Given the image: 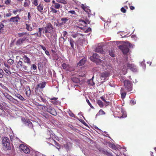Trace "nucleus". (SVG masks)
Wrapping results in <instances>:
<instances>
[{
    "instance_id": "nucleus-1",
    "label": "nucleus",
    "mask_w": 156,
    "mask_h": 156,
    "mask_svg": "<svg viewBox=\"0 0 156 156\" xmlns=\"http://www.w3.org/2000/svg\"><path fill=\"white\" fill-rule=\"evenodd\" d=\"M102 59L105 60V57H102ZM90 59L91 61L94 62L97 65H100L102 64L103 66H106L105 69L107 68V65L106 62V60L103 61L99 59V56L96 53H94L93 54L92 56L90 57Z\"/></svg>"
},
{
    "instance_id": "nucleus-2",
    "label": "nucleus",
    "mask_w": 156,
    "mask_h": 156,
    "mask_svg": "<svg viewBox=\"0 0 156 156\" xmlns=\"http://www.w3.org/2000/svg\"><path fill=\"white\" fill-rule=\"evenodd\" d=\"M2 144L3 147H5V149L7 150H10L11 149V146L9 138L5 136L2 137Z\"/></svg>"
},
{
    "instance_id": "nucleus-3",
    "label": "nucleus",
    "mask_w": 156,
    "mask_h": 156,
    "mask_svg": "<svg viewBox=\"0 0 156 156\" xmlns=\"http://www.w3.org/2000/svg\"><path fill=\"white\" fill-rule=\"evenodd\" d=\"M125 88L128 91L132 90V82L128 80H125L123 82Z\"/></svg>"
},
{
    "instance_id": "nucleus-4",
    "label": "nucleus",
    "mask_w": 156,
    "mask_h": 156,
    "mask_svg": "<svg viewBox=\"0 0 156 156\" xmlns=\"http://www.w3.org/2000/svg\"><path fill=\"white\" fill-rule=\"evenodd\" d=\"M44 108L47 112L50 113L53 115H56L57 114V112L55 109L51 106H44Z\"/></svg>"
},
{
    "instance_id": "nucleus-5",
    "label": "nucleus",
    "mask_w": 156,
    "mask_h": 156,
    "mask_svg": "<svg viewBox=\"0 0 156 156\" xmlns=\"http://www.w3.org/2000/svg\"><path fill=\"white\" fill-rule=\"evenodd\" d=\"M44 108L47 112L50 113L53 115H56L57 114V112L55 109L51 106H44Z\"/></svg>"
},
{
    "instance_id": "nucleus-6",
    "label": "nucleus",
    "mask_w": 156,
    "mask_h": 156,
    "mask_svg": "<svg viewBox=\"0 0 156 156\" xmlns=\"http://www.w3.org/2000/svg\"><path fill=\"white\" fill-rule=\"evenodd\" d=\"M119 48L122 51L123 54L125 55H126L129 51L128 46L126 45H119Z\"/></svg>"
},
{
    "instance_id": "nucleus-7",
    "label": "nucleus",
    "mask_w": 156,
    "mask_h": 156,
    "mask_svg": "<svg viewBox=\"0 0 156 156\" xmlns=\"http://www.w3.org/2000/svg\"><path fill=\"white\" fill-rule=\"evenodd\" d=\"M103 48V45L100 44L98 46L96 47L95 49V51L96 52H100L103 54H105V53H106L107 50L105 48L104 50Z\"/></svg>"
},
{
    "instance_id": "nucleus-8",
    "label": "nucleus",
    "mask_w": 156,
    "mask_h": 156,
    "mask_svg": "<svg viewBox=\"0 0 156 156\" xmlns=\"http://www.w3.org/2000/svg\"><path fill=\"white\" fill-rule=\"evenodd\" d=\"M53 29V27L50 23H47L46 26L44 27L45 33H51Z\"/></svg>"
},
{
    "instance_id": "nucleus-9",
    "label": "nucleus",
    "mask_w": 156,
    "mask_h": 156,
    "mask_svg": "<svg viewBox=\"0 0 156 156\" xmlns=\"http://www.w3.org/2000/svg\"><path fill=\"white\" fill-rule=\"evenodd\" d=\"M21 120L26 126H28L30 128L33 129V124L29 119H25L24 117H22Z\"/></svg>"
},
{
    "instance_id": "nucleus-10",
    "label": "nucleus",
    "mask_w": 156,
    "mask_h": 156,
    "mask_svg": "<svg viewBox=\"0 0 156 156\" xmlns=\"http://www.w3.org/2000/svg\"><path fill=\"white\" fill-rule=\"evenodd\" d=\"M20 148L25 153L28 154L30 152V150L29 148L23 144H21L19 146Z\"/></svg>"
},
{
    "instance_id": "nucleus-11",
    "label": "nucleus",
    "mask_w": 156,
    "mask_h": 156,
    "mask_svg": "<svg viewBox=\"0 0 156 156\" xmlns=\"http://www.w3.org/2000/svg\"><path fill=\"white\" fill-rule=\"evenodd\" d=\"M64 147L66 149L67 151H68L71 150L72 148V144L70 142H68L64 144Z\"/></svg>"
},
{
    "instance_id": "nucleus-12",
    "label": "nucleus",
    "mask_w": 156,
    "mask_h": 156,
    "mask_svg": "<svg viewBox=\"0 0 156 156\" xmlns=\"http://www.w3.org/2000/svg\"><path fill=\"white\" fill-rule=\"evenodd\" d=\"M27 38V37H23L22 38H20L18 39L16 42V45L18 46L21 45L24 42Z\"/></svg>"
},
{
    "instance_id": "nucleus-13",
    "label": "nucleus",
    "mask_w": 156,
    "mask_h": 156,
    "mask_svg": "<svg viewBox=\"0 0 156 156\" xmlns=\"http://www.w3.org/2000/svg\"><path fill=\"white\" fill-rule=\"evenodd\" d=\"M20 60L23 61L24 63H27L28 64H30L31 62L30 59L25 55L22 56V58H20Z\"/></svg>"
},
{
    "instance_id": "nucleus-14",
    "label": "nucleus",
    "mask_w": 156,
    "mask_h": 156,
    "mask_svg": "<svg viewBox=\"0 0 156 156\" xmlns=\"http://www.w3.org/2000/svg\"><path fill=\"white\" fill-rule=\"evenodd\" d=\"M127 66L129 69H130L133 72H136L137 69L136 66L133 64L128 63L127 64Z\"/></svg>"
},
{
    "instance_id": "nucleus-15",
    "label": "nucleus",
    "mask_w": 156,
    "mask_h": 156,
    "mask_svg": "<svg viewBox=\"0 0 156 156\" xmlns=\"http://www.w3.org/2000/svg\"><path fill=\"white\" fill-rule=\"evenodd\" d=\"M23 61L22 60H20L18 62L17 64V66L19 68H20L23 69L25 70H27V66H26L25 65L23 64Z\"/></svg>"
},
{
    "instance_id": "nucleus-16",
    "label": "nucleus",
    "mask_w": 156,
    "mask_h": 156,
    "mask_svg": "<svg viewBox=\"0 0 156 156\" xmlns=\"http://www.w3.org/2000/svg\"><path fill=\"white\" fill-rule=\"evenodd\" d=\"M62 66L63 69L66 71L69 72H71L72 71V70L71 69V66L68 64L64 63L62 64Z\"/></svg>"
},
{
    "instance_id": "nucleus-17",
    "label": "nucleus",
    "mask_w": 156,
    "mask_h": 156,
    "mask_svg": "<svg viewBox=\"0 0 156 156\" xmlns=\"http://www.w3.org/2000/svg\"><path fill=\"white\" fill-rule=\"evenodd\" d=\"M45 84L46 83L45 82L39 83L37 85L36 89L37 90L39 88L42 89L45 87Z\"/></svg>"
},
{
    "instance_id": "nucleus-18",
    "label": "nucleus",
    "mask_w": 156,
    "mask_h": 156,
    "mask_svg": "<svg viewBox=\"0 0 156 156\" xmlns=\"http://www.w3.org/2000/svg\"><path fill=\"white\" fill-rule=\"evenodd\" d=\"M38 29H39V33H35L34 34H31V35H34L35 34H37V36L40 37L41 35V32L43 30V33H44V32H45L44 27H42V28H39Z\"/></svg>"
},
{
    "instance_id": "nucleus-19",
    "label": "nucleus",
    "mask_w": 156,
    "mask_h": 156,
    "mask_svg": "<svg viewBox=\"0 0 156 156\" xmlns=\"http://www.w3.org/2000/svg\"><path fill=\"white\" fill-rule=\"evenodd\" d=\"M87 61L86 58H83L81 59L77 64V66H80L84 65Z\"/></svg>"
},
{
    "instance_id": "nucleus-20",
    "label": "nucleus",
    "mask_w": 156,
    "mask_h": 156,
    "mask_svg": "<svg viewBox=\"0 0 156 156\" xmlns=\"http://www.w3.org/2000/svg\"><path fill=\"white\" fill-rule=\"evenodd\" d=\"M108 145L110 147L112 148V149L115 150H118V147H116V146L114 143L108 142Z\"/></svg>"
},
{
    "instance_id": "nucleus-21",
    "label": "nucleus",
    "mask_w": 156,
    "mask_h": 156,
    "mask_svg": "<svg viewBox=\"0 0 156 156\" xmlns=\"http://www.w3.org/2000/svg\"><path fill=\"white\" fill-rule=\"evenodd\" d=\"M81 8L87 13H88L89 15L90 14V9H89L88 7L87 6H85V5L83 4H82L81 5Z\"/></svg>"
},
{
    "instance_id": "nucleus-22",
    "label": "nucleus",
    "mask_w": 156,
    "mask_h": 156,
    "mask_svg": "<svg viewBox=\"0 0 156 156\" xmlns=\"http://www.w3.org/2000/svg\"><path fill=\"white\" fill-rule=\"evenodd\" d=\"M101 77H102V80H106L107 77V73L106 71L105 72L102 73L101 74Z\"/></svg>"
},
{
    "instance_id": "nucleus-23",
    "label": "nucleus",
    "mask_w": 156,
    "mask_h": 156,
    "mask_svg": "<svg viewBox=\"0 0 156 156\" xmlns=\"http://www.w3.org/2000/svg\"><path fill=\"white\" fill-rule=\"evenodd\" d=\"M80 79L79 78H76V77H73L72 78V80L73 81L76 83H79L80 82L81 80H80Z\"/></svg>"
},
{
    "instance_id": "nucleus-24",
    "label": "nucleus",
    "mask_w": 156,
    "mask_h": 156,
    "mask_svg": "<svg viewBox=\"0 0 156 156\" xmlns=\"http://www.w3.org/2000/svg\"><path fill=\"white\" fill-rule=\"evenodd\" d=\"M18 36L20 37H25V36H29V34L27 33V32H22L18 34Z\"/></svg>"
},
{
    "instance_id": "nucleus-25",
    "label": "nucleus",
    "mask_w": 156,
    "mask_h": 156,
    "mask_svg": "<svg viewBox=\"0 0 156 156\" xmlns=\"http://www.w3.org/2000/svg\"><path fill=\"white\" fill-rule=\"evenodd\" d=\"M52 140L54 142L56 146V147L59 150L60 148V145L55 140H54L53 139H52Z\"/></svg>"
},
{
    "instance_id": "nucleus-26",
    "label": "nucleus",
    "mask_w": 156,
    "mask_h": 156,
    "mask_svg": "<svg viewBox=\"0 0 156 156\" xmlns=\"http://www.w3.org/2000/svg\"><path fill=\"white\" fill-rule=\"evenodd\" d=\"M15 96L22 101H23L25 100V99L20 94H15Z\"/></svg>"
},
{
    "instance_id": "nucleus-27",
    "label": "nucleus",
    "mask_w": 156,
    "mask_h": 156,
    "mask_svg": "<svg viewBox=\"0 0 156 156\" xmlns=\"http://www.w3.org/2000/svg\"><path fill=\"white\" fill-rule=\"evenodd\" d=\"M26 29L28 31H30L33 30L32 28L30 27V25L28 24H26Z\"/></svg>"
},
{
    "instance_id": "nucleus-28",
    "label": "nucleus",
    "mask_w": 156,
    "mask_h": 156,
    "mask_svg": "<svg viewBox=\"0 0 156 156\" xmlns=\"http://www.w3.org/2000/svg\"><path fill=\"white\" fill-rule=\"evenodd\" d=\"M56 1L58 3H61L64 4H66L67 3L66 0H56Z\"/></svg>"
},
{
    "instance_id": "nucleus-29",
    "label": "nucleus",
    "mask_w": 156,
    "mask_h": 156,
    "mask_svg": "<svg viewBox=\"0 0 156 156\" xmlns=\"http://www.w3.org/2000/svg\"><path fill=\"white\" fill-rule=\"evenodd\" d=\"M87 83L89 85L93 86L94 83L93 80L92 79L89 80L87 81Z\"/></svg>"
},
{
    "instance_id": "nucleus-30",
    "label": "nucleus",
    "mask_w": 156,
    "mask_h": 156,
    "mask_svg": "<svg viewBox=\"0 0 156 156\" xmlns=\"http://www.w3.org/2000/svg\"><path fill=\"white\" fill-rule=\"evenodd\" d=\"M70 44L71 45V47L74 48V42L73 39L72 38H70L69 41Z\"/></svg>"
},
{
    "instance_id": "nucleus-31",
    "label": "nucleus",
    "mask_w": 156,
    "mask_h": 156,
    "mask_svg": "<svg viewBox=\"0 0 156 156\" xmlns=\"http://www.w3.org/2000/svg\"><path fill=\"white\" fill-rule=\"evenodd\" d=\"M97 103L101 107H102L103 106V103L101 101L99 100H98Z\"/></svg>"
},
{
    "instance_id": "nucleus-32",
    "label": "nucleus",
    "mask_w": 156,
    "mask_h": 156,
    "mask_svg": "<svg viewBox=\"0 0 156 156\" xmlns=\"http://www.w3.org/2000/svg\"><path fill=\"white\" fill-rule=\"evenodd\" d=\"M61 20L62 21V23L64 24L68 21V19L66 18H61Z\"/></svg>"
},
{
    "instance_id": "nucleus-33",
    "label": "nucleus",
    "mask_w": 156,
    "mask_h": 156,
    "mask_svg": "<svg viewBox=\"0 0 156 156\" xmlns=\"http://www.w3.org/2000/svg\"><path fill=\"white\" fill-rule=\"evenodd\" d=\"M105 114V113L103 111L102 109H101L99 112L97 114L96 116L98 115H104Z\"/></svg>"
},
{
    "instance_id": "nucleus-34",
    "label": "nucleus",
    "mask_w": 156,
    "mask_h": 156,
    "mask_svg": "<svg viewBox=\"0 0 156 156\" xmlns=\"http://www.w3.org/2000/svg\"><path fill=\"white\" fill-rule=\"evenodd\" d=\"M37 8L38 11L40 12H41L43 9L42 6L41 5H40L37 6Z\"/></svg>"
},
{
    "instance_id": "nucleus-35",
    "label": "nucleus",
    "mask_w": 156,
    "mask_h": 156,
    "mask_svg": "<svg viewBox=\"0 0 156 156\" xmlns=\"http://www.w3.org/2000/svg\"><path fill=\"white\" fill-rule=\"evenodd\" d=\"M61 6V5L58 3H56L55 4V5L54 7L56 9H59Z\"/></svg>"
},
{
    "instance_id": "nucleus-36",
    "label": "nucleus",
    "mask_w": 156,
    "mask_h": 156,
    "mask_svg": "<svg viewBox=\"0 0 156 156\" xmlns=\"http://www.w3.org/2000/svg\"><path fill=\"white\" fill-rule=\"evenodd\" d=\"M86 101L88 104V105L90 106V107L93 109H94V107L91 105V103H90L89 100L87 99L86 100Z\"/></svg>"
},
{
    "instance_id": "nucleus-37",
    "label": "nucleus",
    "mask_w": 156,
    "mask_h": 156,
    "mask_svg": "<svg viewBox=\"0 0 156 156\" xmlns=\"http://www.w3.org/2000/svg\"><path fill=\"white\" fill-rule=\"evenodd\" d=\"M69 115L71 117H75V115L70 110L69 111Z\"/></svg>"
},
{
    "instance_id": "nucleus-38",
    "label": "nucleus",
    "mask_w": 156,
    "mask_h": 156,
    "mask_svg": "<svg viewBox=\"0 0 156 156\" xmlns=\"http://www.w3.org/2000/svg\"><path fill=\"white\" fill-rule=\"evenodd\" d=\"M4 26L3 23H0V33L2 32L1 30L2 29Z\"/></svg>"
},
{
    "instance_id": "nucleus-39",
    "label": "nucleus",
    "mask_w": 156,
    "mask_h": 156,
    "mask_svg": "<svg viewBox=\"0 0 156 156\" xmlns=\"http://www.w3.org/2000/svg\"><path fill=\"white\" fill-rule=\"evenodd\" d=\"M126 93L125 92L122 93L121 94V98L122 99L124 98H125Z\"/></svg>"
},
{
    "instance_id": "nucleus-40",
    "label": "nucleus",
    "mask_w": 156,
    "mask_h": 156,
    "mask_svg": "<svg viewBox=\"0 0 156 156\" xmlns=\"http://www.w3.org/2000/svg\"><path fill=\"white\" fill-rule=\"evenodd\" d=\"M8 21L9 22H18V20H17V19H13V20H11V18L9 20H8Z\"/></svg>"
},
{
    "instance_id": "nucleus-41",
    "label": "nucleus",
    "mask_w": 156,
    "mask_h": 156,
    "mask_svg": "<svg viewBox=\"0 0 156 156\" xmlns=\"http://www.w3.org/2000/svg\"><path fill=\"white\" fill-rule=\"evenodd\" d=\"M8 63H9L10 64L12 65L14 61L11 59H10L8 60Z\"/></svg>"
},
{
    "instance_id": "nucleus-42",
    "label": "nucleus",
    "mask_w": 156,
    "mask_h": 156,
    "mask_svg": "<svg viewBox=\"0 0 156 156\" xmlns=\"http://www.w3.org/2000/svg\"><path fill=\"white\" fill-rule=\"evenodd\" d=\"M51 9V11H52V12L53 13H56L57 12V10H55V9H54L52 7H51L50 8Z\"/></svg>"
},
{
    "instance_id": "nucleus-43",
    "label": "nucleus",
    "mask_w": 156,
    "mask_h": 156,
    "mask_svg": "<svg viewBox=\"0 0 156 156\" xmlns=\"http://www.w3.org/2000/svg\"><path fill=\"white\" fill-rule=\"evenodd\" d=\"M130 103L132 105H133L136 104V101L132 99L130 101Z\"/></svg>"
},
{
    "instance_id": "nucleus-44",
    "label": "nucleus",
    "mask_w": 156,
    "mask_h": 156,
    "mask_svg": "<svg viewBox=\"0 0 156 156\" xmlns=\"http://www.w3.org/2000/svg\"><path fill=\"white\" fill-rule=\"evenodd\" d=\"M109 54L110 56L112 57H114L115 56V54H114V52L112 51H109Z\"/></svg>"
},
{
    "instance_id": "nucleus-45",
    "label": "nucleus",
    "mask_w": 156,
    "mask_h": 156,
    "mask_svg": "<svg viewBox=\"0 0 156 156\" xmlns=\"http://www.w3.org/2000/svg\"><path fill=\"white\" fill-rule=\"evenodd\" d=\"M35 155L36 156H42V155L41 153L37 151L35 152Z\"/></svg>"
},
{
    "instance_id": "nucleus-46",
    "label": "nucleus",
    "mask_w": 156,
    "mask_h": 156,
    "mask_svg": "<svg viewBox=\"0 0 156 156\" xmlns=\"http://www.w3.org/2000/svg\"><path fill=\"white\" fill-rule=\"evenodd\" d=\"M69 13H71L72 14H74L75 15H76V14L75 12L74 11V10H70L68 11Z\"/></svg>"
},
{
    "instance_id": "nucleus-47",
    "label": "nucleus",
    "mask_w": 156,
    "mask_h": 156,
    "mask_svg": "<svg viewBox=\"0 0 156 156\" xmlns=\"http://www.w3.org/2000/svg\"><path fill=\"white\" fill-rule=\"evenodd\" d=\"M90 21L87 19L86 20H85V22L84 24L85 25H86V24H90Z\"/></svg>"
},
{
    "instance_id": "nucleus-48",
    "label": "nucleus",
    "mask_w": 156,
    "mask_h": 156,
    "mask_svg": "<svg viewBox=\"0 0 156 156\" xmlns=\"http://www.w3.org/2000/svg\"><path fill=\"white\" fill-rule=\"evenodd\" d=\"M121 11L123 13H125L126 12V10L124 7H122L121 9Z\"/></svg>"
},
{
    "instance_id": "nucleus-49",
    "label": "nucleus",
    "mask_w": 156,
    "mask_h": 156,
    "mask_svg": "<svg viewBox=\"0 0 156 156\" xmlns=\"http://www.w3.org/2000/svg\"><path fill=\"white\" fill-rule=\"evenodd\" d=\"M18 19L19 20L20 19V18L19 17V16L18 15H17L15 17H13L11 18V20H13V19Z\"/></svg>"
},
{
    "instance_id": "nucleus-50",
    "label": "nucleus",
    "mask_w": 156,
    "mask_h": 156,
    "mask_svg": "<svg viewBox=\"0 0 156 156\" xmlns=\"http://www.w3.org/2000/svg\"><path fill=\"white\" fill-rule=\"evenodd\" d=\"M7 96V98L9 99L12 98V99L14 100H15L17 101V100L16 99L14 98H12V97L10 95H8Z\"/></svg>"
},
{
    "instance_id": "nucleus-51",
    "label": "nucleus",
    "mask_w": 156,
    "mask_h": 156,
    "mask_svg": "<svg viewBox=\"0 0 156 156\" xmlns=\"http://www.w3.org/2000/svg\"><path fill=\"white\" fill-rule=\"evenodd\" d=\"M51 51L53 53V56H54L56 55V53L54 50L52 49L51 50Z\"/></svg>"
},
{
    "instance_id": "nucleus-52",
    "label": "nucleus",
    "mask_w": 156,
    "mask_h": 156,
    "mask_svg": "<svg viewBox=\"0 0 156 156\" xmlns=\"http://www.w3.org/2000/svg\"><path fill=\"white\" fill-rule=\"evenodd\" d=\"M38 0H34L33 4L35 6H37L38 5V3H37Z\"/></svg>"
},
{
    "instance_id": "nucleus-53",
    "label": "nucleus",
    "mask_w": 156,
    "mask_h": 156,
    "mask_svg": "<svg viewBox=\"0 0 156 156\" xmlns=\"http://www.w3.org/2000/svg\"><path fill=\"white\" fill-rule=\"evenodd\" d=\"M40 98H41V100L44 102H46V100L44 99H43L42 97L41 96H40Z\"/></svg>"
},
{
    "instance_id": "nucleus-54",
    "label": "nucleus",
    "mask_w": 156,
    "mask_h": 156,
    "mask_svg": "<svg viewBox=\"0 0 156 156\" xmlns=\"http://www.w3.org/2000/svg\"><path fill=\"white\" fill-rule=\"evenodd\" d=\"M10 2H11L10 0H7V1H6L5 2V3L7 5H8V4H10Z\"/></svg>"
},
{
    "instance_id": "nucleus-55",
    "label": "nucleus",
    "mask_w": 156,
    "mask_h": 156,
    "mask_svg": "<svg viewBox=\"0 0 156 156\" xmlns=\"http://www.w3.org/2000/svg\"><path fill=\"white\" fill-rule=\"evenodd\" d=\"M40 46L41 48L44 51H45L46 50V48L43 45H41Z\"/></svg>"
},
{
    "instance_id": "nucleus-56",
    "label": "nucleus",
    "mask_w": 156,
    "mask_h": 156,
    "mask_svg": "<svg viewBox=\"0 0 156 156\" xmlns=\"http://www.w3.org/2000/svg\"><path fill=\"white\" fill-rule=\"evenodd\" d=\"M32 68L34 69H37V66L35 64H33L32 65Z\"/></svg>"
},
{
    "instance_id": "nucleus-57",
    "label": "nucleus",
    "mask_w": 156,
    "mask_h": 156,
    "mask_svg": "<svg viewBox=\"0 0 156 156\" xmlns=\"http://www.w3.org/2000/svg\"><path fill=\"white\" fill-rule=\"evenodd\" d=\"M45 54L47 55H48V56H50V54H49V51H48L46 50L45 51Z\"/></svg>"
},
{
    "instance_id": "nucleus-58",
    "label": "nucleus",
    "mask_w": 156,
    "mask_h": 156,
    "mask_svg": "<svg viewBox=\"0 0 156 156\" xmlns=\"http://www.w3.org/2000/svg\"><path fill=\"white\" fill-rule=\"evenodd\" d=\"M91 28L90 27H89L87 29V30L86 31V32H89L90 31H91Z\"/></svg>"
},
{
    "instance_id": "nucleus-59",
    "label": "nucleus",
    "mask_w": 156,
    "mask_h": 156,
    "mask_svg": "<svg viewBox=\"0 0 156 156\" xmlns=\"http://www.w3.org/2000/svg\"><path fill=\"white\" fill-rule=\"evenodd\" d=\"M63 36L64 37H65V36L67 34V32L66 31H64L63 33Z\"/></svg>"
},
{
    "instance_id": "nucleus-60",
    "label": "nucleus",
    "mask_w": 156,
    "mask_h": 156,
    "mask_svg": "<svg viewBox=\"0 0 156 156\" xmlns=\"http://www.w3.org/2000/svg\"><path fill=\"white\" fill-rule=\"evenodd\" d=\"M119 109L120 110V111H121V112L122 113V114H124V112L123 111V109L122 108H119Z\"/></svg>"
},
{
    "instance_id": "nucleus-61",
    "label": "nucleus",
    "mask_w": 156,
    "mask_h": 156,
    "mask_svg": "<svg viewBox=\"0 0 156 156\" xmlns=\"http://www.w3.org/2000/svg\"><path fill=\"white\" fill-rule=\"evenodd\" d=\"M18 11H19L18 9H17L16 10H14L13 11V13H14V14H16L17 12H18Z\"/></svg>"
},
{
    "instance_id": "nucleus-62",
    "label": "nucleus",
    "mask_w": 156,
    "mask_h": 156,
    "mask_svg": "<svg viewBox=\"0 0 156 156\" xmlns=\"http://www.w3.org/2000/svg\"><path fill=\"white\" fill-rule=\"evenodd\" d=\"M129 7L130 8V9L132 10L134 9L135 8L134 6H129Z\"/></svg>"
},
{
    "instance_id": "nucleus-63",
    "label": "nucleus",
    "mask_w": 156,
    "mask_h": 156,
    "mask_svg": "<svg viewBox=\"0 0 156 156\" xmlns=\"http://www.w3.org/2000/svg\"><path fill=\"white\" fill-rule=\"evenodd\" d=\"M72 36L73 38H75L77 36V34H73L72 35Z\"/></svg>"
},
{
    "instance_id": "nucleus-64",
    "label": "nucleus",
    "mask_w": 156,
    "mask_h": 156,
    "mask_svg": "<svg viewBox=\"0 0 156 156\" xmlns=\"http://www.w3.org/2000/svg\"><path fill=\"white\" fill-rule=\"evenodd\" d=\"M12 15V14L11 13H7L6 14V16H7V17H9L10 16H11Z\"/></svg>"
}]
</instances>
